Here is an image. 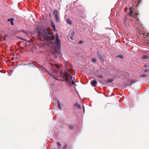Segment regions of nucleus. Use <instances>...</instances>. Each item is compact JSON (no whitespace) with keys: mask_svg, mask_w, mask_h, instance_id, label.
Masks as SVG:
<instances>
[{"mask_svg":"<svg viewBox=\"0 0 149 149\" xmlns=\"http://www.w3.org/2000/svg\"><path fill=\"white\" fill-rule=\"evenodd\" d=\"M91 84L93 86L95 87L96 86L97 83L96 80H93L91 81Z\"/></svg>","mask_w":149,"mask_h":149,"instance_id":"nucleus-8","label":"nucleus"},{"mask_svg":"<svg viewBox=\"0 0 149 149\" xmlns=\"http://www.w3.org/2000/svg\"><path fill=\"white\" fill-rule=\"evenodd\" d=\"M75 31H72V33H71V35L72 36H74V34H75Z\"/></svg>","mask_w":149,"mask_h":149,"instance_id":"nucleus-29","label":"nucleus"},{"mask_svg":"<svg viewBox=\"0 0 149 149\" xmlns=\"http://www.w3.org/2000/svg\"><path fill=\"white\" fill-rule=\"evenodd\" d=\"M54 72L56 74H57L59 73H60V72L57 69L54 70Z\"/></svg>","mask_w":149,"mask_h":149,"instance_id":"nucleus-17","label":"nucleus"},{"mask_svg":"<svg viewBox=\"0 0 149 149\" xmlns=\"http://www.w3.org/2000/svg\"><path fill=\"white\" fill-rule=\"evenodd\" d=\"M49 16H51V15H50V14H49Z\"/></svg>","mask_w":149,"mask_h":149,"instance_id":"nucleus-38","label":"nucleus"},{"mask_svg":"<svg viewBox=\"0 0 149 149\" xmlns=\"http://www.w3.org/2000/svg\"><path fill=\"white\" fill-rule=\"evenodd\" d=\"M23 40H24V41H27V42H30V40H27L26 39H23V38H21Z\"/></svg>","mask_w":149,"mask_h":149,"instance_id":"nucleus-26","label":"nucleus"},{"mask_svg":"<svg viewBox=\"0 0 149 149\" xmlns=\"http://www.w3.org/2000/svg\"><path fill=\"white\" fill-rule=\"evenodd\" d=\"M43 65L42 66L41 65V67H40V68H41L42 70L44 72H47V70L45 68L43 67Z\"/></svg>","mask_w":149,"mask_h":149,"instance_id":"nucleus-13","label":"nucleus"},{"mask_svg":"<svg viewBox=\"0 0 149 149\" xmlns=\"http://www.w3.org/2000/svg\"><path fill=\"white\" fill-rule=\"evenodd\" d=\"M136 82V81L135 80L133 79H131L130 81V83L128 84V85L130 86L132 84L135 83Z\"/></svg>","mask_w":149,"mask_h":149,"instance_id":"nucleus-11","label":"nucleus"},{"mask_svg":"<svg viewBox=\"0 0 149 149\" xmlns=\"http://www.w3.org/2000/svg\"><path fill=\"white\" fill-rule=\"evenodd\" d=\"M97 77H99V78H103V76L102 75H98L97 76Z\"/></svg>","mask_w":149,"mask_h":149,"instance_id":"nucleus-31","label":"nucleus"},{"mask_svg":"<svg viewBox=\"0 0 149 149\" xmlns=\"http://www.w3.org/2000/svg\"><path fill=\"white\" fill-rule=\"evenodd\" d=\"M147 76V75L146 74H143L141 76V77H145Z\"/></svg>","mask_w":149,"mask_h":149,"instance_id":"nucleus-22","label":"nucleus"},{"mask_svg":"<svg viewBox=\"0 0 149 149\" xmlns=\"http://www.w3.org/2000/svg\"><path fill=\"white\" fill-rule=\"evenodd\" d=\"M37 64V63L35 62V61H33L32 62L28 64L30 66L33 67L34 68H36L37 66L36 65Z\"/></svg>","mask_w":149,"mask_h":149,"instance_id":"nucleus-6","label":"nucleus"},{"mask_svg":"<svg viewBox=\"0 0 149 149\" xmlns=\"http://www.w3.org/2000/svg\"><path fill=\"white\" fill-rule=\"evenodd\" d=\"M134 12L135 15H139V13L138 12V11L137 10H136Z\"/></svg>","mask_w":149,"mask_h":149,"instance_id":"nucleus-16","label":"nucleus"},{"mask_svg":"<svg viewBox=\"0 0 149 149\" xmlns=\"http://www.w3.org/2000/svg\"><path fill=\"white\" fill-rule=\"evenodd\" d=\"M118 57H120L122 59H123L124 58L123 56L122 55H118L116 57V58H117Z\"/></svg>","mask_w":149,"mask_h":149,"instance_id":"nucleus-15","label":"nucleus"},{"mask_svg":"<svg viewBox=\"0 0 149 149\" xmlns=\"http://www.w3.org/2000/svg\"><path fill=\"white\" fill-rule=\"evenodd\" d=\"M130 11L128 13L130 17H133L134 18H136V17L134 15V14H133V10L131 8H129Z\"/></svg>","mask_w":149,"mask_h":149,"instance_id":"nucleus-5","label":"nucleus"},{"mask_svg":"<svg viewBox=\"0 0 149 149\" xmlns=\"http://www.w3.org/2000/svg\"><path fill=\"white\" fill-rule=\"evenodd\" d=\"M70 38L72 40H73V37L72 36H71L70 37Z\"/></svg>","mask_w":149,"mask_h":149,"instance_id":"nucleus-34","label":"nucleus"},{"mask_svg":"<svg viewBox=\"0 0 149 149\" xmlns=\"http://www.w3.org/2000/svg\"><path fill=\"white\" fill-rule=\"evenodd\" d=\"M72 73L70 70H65L64 72L63 73L61 71H60V74L59 75L60 77L63 78V79L60 80L62 81H65L69 83L70 80L68 77V76L70 75Z\"/></svg>","mask_w":149,"mask_h":149,"instance_id":"nucleus-2","label":"nucleus"},{"mask_svg":"<svg viewBox=\"0 0 149 149\" xmlns=\"http://www.w3.org/2000/svg\"><path fill=\"white\" fill-rule=\"evenodd\" d=\"M74 106H75L76 108L78 109H81V107L80 105L78 104V103H76L74 104Z\"/></svg>","mask_w":149,"mask_h":149,"instance_id":"nucleus-9","label":"nucleus"},{"mask_svg":"<svg viewBox=\"0 0 149 149\" xmlns=\"http://www.w3.org/2000/svg\"><path fill=\"white\" fill-rule=\"evenodd\" d=\"M67 147V145L65 144V146L62 149H66Z\"/></svg>","mask_w":149,"mask_h":149,"instance_id":"nucleus-27","label":"nucleus"},{"mask_svg":"<svg viewBox=\"0 0 149 149\" xmlns=\"http://www.w3.org/2000/svg\"><path fill=\"white\" fill-rule=\"evenodd\" d=\"M97 55L100 59L102 61H103L104 60L102 56L101 55L99 51L97 52Z\"/></svg>","mask_w":149,"mask_h":149,"instance_id":"nucleus-7","label":"nucleus"},{"mask_svg":"<svg viewBox=\"0 0 149 149\" xmlns=\"http://www.w3.org/2000/svg\"><path fill=\"white\" fill-rule=\"evenodd\" d=\"M69 128L71 130H72L73 129V127L72 125H70L69 126Z\"/></svg>","mask_w":149,"mask_h":149,"instance_id":"nucleus-28","label":"nucleus"},{"mask_svg":"<svg viewBox=\"0 0 149 149\" xmlns=\"http://www.w3.org/2000/svg\"><path fill=\"white\" fill-rule=\"evenodd\" d=\"M72 76H71V77H70V79H72Z\"/></svg>","mask_w":149,"mask_h":149,"instance_id":"nucleus-36","label":"nucleus"},{"mask_svg":"<svg viewBox=\"0 0 149 149\" xmlns=\"http://www.w3.org/2000/svg\"><path fill=\"white\" fill-rule=\"evenodd\" d=\"M24 32L27 36H28L29 35V33L27 31H24Z\"/></svg>","mask_w":149,"mask_h":149,"instance_id":"nucleus-24","label":"nucleus"},{"mask_svg":"<svg viewBox=\"0 0 149 149\" xmlns=\"http://www.w3.org/2000/svg\"><path fill=\"white\" fill-rule=\"evenodd\" d=\"M67 23L70 25H71L72 22L69 19H68L66 20Z\"/></svg>","mask_w":149,"mask_h":149,"instance_id":"nucleus-12","label":"nucleus"},{"mask_svg":"<svg viewBox=\"0 0 149 149\" xmlns=\"http://www.w3.org/2000/svg\"><path fill=\"white\" fill-rule=\"evenodd\" d=\"M58 108L59 109H61V106L60 105V104L59 103V102L58 101Z\"/></svg>","mask_w":149,"mask_h":149,"instance_id":"nucleus-21","label":"nucleus"},{"mask_svg":"<svg viewBox=\"0 0 149 149\" xmlns=\"http://www.w3.org/2000/svg\"><path fill=\"white\" fill-rule=\"evenodd\" d=\"M148 58V56L147 55H144L142 57L143 59H146Z\"/></svg>","mask_w":149,"mask_h":149,"instance_id":"nucleus-25","label":"nucleus"},{"mask_svg":"<svg viewBox=\"0 0 149 149\" xmlns=\"http://www.w3.org/2000/svg\"><path fill=\"white\" fill-rule=\"evenodd\" d=\"M13 21H11V22L10 23L11 24L13 25H14V23H13Z\"/></svg>","mask_w":149,"mask_h":149,"instance_id":"nucleus-33","label":"nucleus"},{"mask_svg":"<svg viewBox=\"0 0 149 149\" xmlns=\"http://www.w3.org/2000/svg\"><path fill=\"white\" fill-rule=\"evenodd\" d=\"M14 20V19L13 18H10V19H8V21H10V23H11V21H13Z\"/></svg>","mask_w":149,"mask_h":149,"instance_id":"nucleus-19","label":"nucleus"},{"mask_svg":"<svg viewBox=\"0 0 149 149\" xmlns=\"http://www.w3.org/2000/svg\"><path fill=\"white\" fill-rule=\"evenodd\" d=\"M113 79H108L107 81H105V82L107 83H111L113 81Z\"/></svg>","mask_w":149,"mask_h":149,"instance_id":"nucleus-14","label":"nucleus"},{"mask_svg":"<svg viewBox=\"0 0 149 149\" xmlns=\"http://www.w3.org/2000/svg\"><path fill=\"white\" fill-rule=\"evenodd\" d=\"M55 66L56 68H57L59 70L60 69V67L59 66V65L56 64H55Z\"/></svg>","mask_w":149,"mask_h":149,"instance_id":"nucleus-18","label":"nucleus"},{"mask_svg":"<svg viewBox=\"0 0 149 149\" xmlns=\"http://www.w3.org/2000/svg\"><path fill=\"white\" fill-rule=\"evenodd\" d=\"M57 144L59 148L60 149V148H61V145L59 142H57Z\"/></svg>","mask_w":149,"mask_h":149,"instance_id":"nucleus-23","label":"nucleus"},{"mask_svg":"<svg viewBox=\"0 0 149 149\" xmlns=\"http://www.w3.org/2000/svg\"><path fill=\"white\" fill-rule=\"evenodd\" d=\"M51 25H52V27L53 29V30L54 31H56V29H55V25L54 23V22L52 21H51Z\"/></svg>","mask_w":149,"mask_h":149,"instance_id":"nucleus-10","label":"nucleus"},{"mask_svg":"<svg viewBox=\"0 0 149 149\" xmlns=\"http://www.w3.org/2000/svg\"><path fill=\"white\" fill-rule=\"evenodd\" d=\"M53 14L55 17L56 22H59L60 21V18L58 15V12L57 10H54L53 11Z\"/></svg>","mask_w":149,"mask_h":149,"instance_id":"nucleus-4","label":"nucleus"},{"mask_svg":"<svg viewBox=\"0 0 149 149\" xmlns=\"http://www.w3.org/2000/svg\"><path fill=\"white\" fill-rule=\"evenodd\" d=\"M56 45L55 46V50L56 52H58L60 51L61 47L60 40L58 39V36L57 34H56Z\"/></svg>","mask_w":149,"mask_h":149,"instance_id":"nucleus-3","label":"nucleus"},{"mask_svg":"<svg viewBox=\"0 0 149 149\" xmlns=\"http://www.w3.org/2000/svg\"><path fill=\"white\" fill-rule=\"evenodd\" d=\"M72 84L73 85H74V86L76 85L75 84V82H74L73 80H72Z\"/></svg>","mask_w":149,"mask_h":149,"instance_id":"nucleus-30","label":"nucleus"},{"mask_svg":"<svg viewBox=\"0 0 149 149\" xmlns=\"http://www.w3.org/2000/svg\"><path fill=\"white\" fill-rule=\"evenodd\" d=\"M83 109L84 112V106H83Z\"/></svg>","mask_w":149,"mask_h":149,"instance_id":"nucleus-35","label":"nucleus"},{"mask_svg":"<svg viewBox=\"0 0 149 149\" xmlns=\"http://www.w3.org/2000/svg\"><path fill=\"white\" fill-rule=\"evenodd\" d=\"M92 62L93 63H95L96 61V59L95 58H92Z\"/></svg>","mask_w":149,"mask_h":149,"instance_id":"nucleus-20","label":"nucleus"},{"mask_svg":"<svg viewBox=\"0 0 149 149\" xmlns=\"http://www.w3.org/2000/svg\"><path fill=\"white\" fill-rule=\"evenodd\" d=\"M40 34L44 40H47L50 42H52L54 41V37L53 33H49L48 30H45L43 32L39 33L38 35V37L39 35Z\"/></svg>","mask_w":149,"mask_h":149,"instance_id":"nucleus-1","label":"nucleus"},{"mask_svg":"<svg viewBox=\"0 0 149 149\" xmlns=\"http://www.w3.org/2000/svg\"><path fill=\"white\" fill-rule=\"evenodd\" d=\"M39 67L40 68V67H41V66H40V65H39Z\"/></svg>","mask_w":149,"mask_h":149,"instance_id":"nucleus-37","label":"nucleus"},{"mask_svg":"<svg viewBox=\"0 0 149 149\" xmlns=\"http://www.w3.org/2000/svg\"><path fill=\"white\" fill-rule=\"evenodd\" d=\"M83 42L82 41H81V40H80L79 42V44H81L82 43H83Z\"/></svg>","mask_w":149,"mask_h":149,"instance_id":"nucleus-32","label":"nucleus"}]
</instances>
